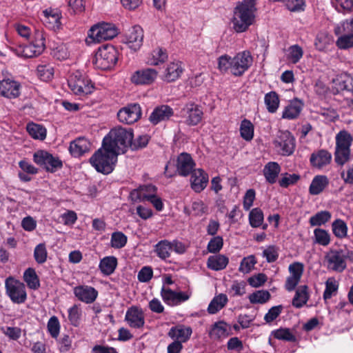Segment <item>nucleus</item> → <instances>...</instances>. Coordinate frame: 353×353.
<instances>
[{
    "label": "nucleus",
    "mask_w": 353,
    "mask_h": 353,
    "mask_svg": "<svg viewBox=\"0 0 353 353\" xmlns=\"http://www.w3.org/2000/svg\"><path fill=\"white\" fill-rule=\"evenodd\" d=\"M252 57L249 51L237 53L234 57L223 54L218 59V68L221 72H230L236 77L241 76L252 65Z\"/></svg>",
    "instance_id": "1"
},
{
    "label": "nucleus",
    "mask_w": 353,
    "mask_h": 353,
    "mask_svg": "<svg viewBox=\"0 0 353 353\" xmlns=\"http://www.w3.org/2000/svg\"><path fill=\"white\" fill-rule=\"evenodd\" d=\"M255 0H243L234 10L232 24L236 32H243L254 22Z\"/></svg>",
    "instance_id": "2"
},
{
    "label": "nucleus",
    "mask_w": 353,
    "mask_h": 353,
    "mask_svg": "<svg viewBox=\"0 0 353 353\" xmlns=\"http://www.w3.org/2000/svg\"><path fill=\"white\" fill-rule=\"evenodd\" d=\"M118 154L103 143L102 146L90 157V163L95 170L105 174L114 168Z\"/></svg>",
    "instance_id": "3"
},
{
    "label": "nucleus",
    "mask_w": 353,
    "mask_h": 353,
    "mask_svg": "<svg viewBox=\"0 0 353 353\" xmlns=\"http://www.w3.org/2000/svg\"><path fill=\"white\" fill-rule=\"evenodd\" d=\"M133 139L132 131L123 128H116L103 138V143L109 148L112 149L117 154L125 152L130 147Z\"/></svg>",
    "instance_id": "4"
},
{
    "label": "nucleus",
    "mask_w": 353,
    "mask_h": 353,
    "mask_svg": "<svg viewBox=\"0 0 353 353\" xmlns=\"http://www.w3.org/2000/svg\"><path fill=\"white\" fill-rule=\"evenodd\" d=\"M45 34L41 30L34 32L32 41L28 45L13 48L12 51L19 57L32 58L40 55L46 48Z\"/></svg>",
    "instance_id": "5"
},
{
    "label": "nucleus",
    "mask_w": 353,
    "mask_h": 353,
    "mask_svg": "<svg viewBox=\"0 0 353 353\" xmlns=\"http://www.w3.org/2000/svg\"><path fill=\"white\" fill-rule=\"evenodd\" d=\"M118 34V29L114 24L101 22L92 26L88 30L85 42L88 45L110 40Z\"/></svg>",
    "instance_id": "6"
},
{
    "label": "nucleus",
    "mask_w": 353,
    "mask_h": 353,
    "mask_svg": "<svg viewBox=\"0 0 353 353\" xmlns=\"http://www.w3.org/2000/svg\"><path fill=\"white\" fill-rule=\"evenodd\" d=\"M118 60V51L111 45H105L98 49L93 64L101 70H109L113 68Z\"/></svg>",
    "instance_id": "7"
},
{
    "label": "nucleus",
    "mask_w": 353,
    "mask_h": 353,
    "mask_svg": "<svg viewBox=\"0 0 353 353\" xmlns=\"http://www.w3.org/2000/svg\"><path fill=\"white\" fill-rule=\"evenodd\" d=\"M68 85L71 92L79 96L90 94L94 89L90 79L79 71H76L70 75Z\"/></svg>",
    "instance_id": "8"
},
{
    "label": "nucleus",
    "mask_w": 353,
    "mask_h": 353,
    "mask_svg": "<svg viewBox=\"0 0 353 353\" xmlns=\"http://www.w3.org/2000/svg\"><path fill=\"white\" fill-rule=\"evenodd\" d=\"M353 138L347 131H340L336 136L335 161L343 165L348 161L350 155V146Z\"/></svg>",
    "instance_id": "9"
},
{
    "label": "nucleus",
    "mask_w": 353,
    "mask_h": 353,
    "mask_svg": "<svg viewBox=\"0 0 353 353\" xmlns=\"http://www.w3.org/2000/svg\"><path fill=\"white\" fill-rule=\"evenodd\" d=\"M6 292L12 302L21 304L27 299V292L25 285L20 281L10 276L5 281Z\"/></svg>",
    "instance_id": "10"
},
{
    "label": "nucleus",
    "mask_w": 353,
    "mask_h": 353,
    "mask_svg": "<svg viewBox=\"0 0 353 353\" xmlns=\"http://www.w3.org/2000/svg\"><path fill=\"white\" fill-rule=\"evenodd\" d=\"M274 145L279 154L290 156L295 149V139L289 131H280L274 141Z\"/></svg>",
    "instance_id": "11"
},
{
    "label": "nucleus",
    "mask_w": 353,
    "mask_h": 353,
    "mask_svg": "<svg viewBox=\"0 0 353 353\" xmlns=\"http://www.w3.org/2000/svg\"><path fill=\"white\" fill-rule=\"evenodd\" d=\"M33 160L35 163L51 172L62 167V162L58 157L52 156L45 150H38L34 152Z\"/></svg>",
    "instance_id": "12"
},
{
    "label": "nucleus",
    "mask_w": 353,
    "mask_h": 353,
    "mask_svg": "<svg viewBox=\"0 0 353 353\" xmlns=\"http://www.w3.org/2000/svg\"><path fill=\"white\" fill-rule=\"evenodd\" d=\"M192 295L190 290L186 292H176L163 285L161 290V296L165 304L176 306L188 301Z\"/></svg>",
    "instance_id": "13"
},
{
    "label": "nucleus",
    "mask_w": 353,
    "mask_h": 353,
    "mask_svg": "<svg viewBox=\"0 0 353 353\" xmlns=\"http://www.w3.org/2000/svg\"><path fill=\"white\" fill-rule=\"evenodd\" d=\"M181 115L188 125H196L202 120L203 112L201 107L194 103H189L181 110Z\"/></svg>",
    "instance_id": "14"
},
{
    "label": "nucleus",
    "mask_w": 353,
    "mask_h": 353,
    "mask_svg": "<svg viewBox=\"0 0 353 353\" xmlns=\"http://www.w3.org/2000/svg\"><path fill=\"white\" fill-rule=\"evenodd\" d=\"M183 71L184 65L181 61H170L165 65L161 74V79L167 83L174 82L181 77Z\"/></svg>",
    "instance_id": "15"
},
{
    "label": "nucleus",
    "mask_w": 353,
    "mask_h": 353,
    "mask_svg": "<svg viewBox=\"0 0 353 353\" xmlns=\"http://www.w3.org/2000/svg\"><path fill=\"white\" fill-rule=\"evenodd\" d=\"M289 276L286 278L285 288L293 291L299 283L304 272V265L301 262H293L288 267Z\"/></svg>",
    "instance_id": "16"
},
{
    "label": "nucleus",
    "mask_w": 353,
    "mask_h": 353,
    "mask_svg": "<svg viewBox=\"0 0 353 353\" xmlns=\"http://www.w3.org/2000/svg\"><path fill=\"white\" fill-rule=\"evenodd\" d=\"M158 77V71L152 68H145L135 71L130 77V81L136 85H150Z\"/></svg>",
    "instance_id": "17"
},
{
    "label": "nucleus",
    "mask_w": 353,
    "mask_h": 353,
    "mask_svg": "<svg viewBox=\"0 0 353 353\" xmlns=\"http://www.w3.org/2000/svg\"><path fill=\"white\" fill-rule=\"evenodd\" d=\"M143 31L140 26H134L124 35L123 42L134 51L138 50L143 43Z\"/></svg>",
    "instance_id": "18"
},
{
    "label": "nucleus",
    "mask_w": 353,
    "mask_h": 353,
    "mask_svg": "<svg viewBox=\"0 0 353 353\" xmlns=\"http://www.w3.org/2000/svg\"><path fill=\"white\" fill-rule=\"evenodd\" d=\"M75 297L80 301L86 304L94 303L98 297V291L93 287L88 285H79L73 288Z\"/></svg>",
    "instance_id": "19"
},
{
    "label": "nucleus",
    "mask_w": 353,
    "mask_h": 353,
    "mask_svg": "<svg viewBox=\"0 0 353 353\" xmlns=\"http://www.w3.org/2000/svg\"><path fill=\"white\" fill-rule=\"evenodd\" d=\"M141 111L139 105L131 104L121 108L117 113L120 122L132 124L136 122L141 117Z\"/></svg>",
    "instance_id": "20"
},
{
    "label": "nucleus",
    "mask_w": 353,
    "mask_h": 353,
    "mask_svg": "<svg viewBox=\"0 0 353 353\" xmlns=\"http://www.w3.org/2000/svg\"><path fill=\"white\" fill-rule=\"evenodd\" d=\"M327 268L333 271L341 272L346 268L345 256L342 251L330 250L325 256Z\"/></svg>",
    "instance_id": "21"
},
{
    "label": "nucleus",
    "mask_w": 353,
    "mask_h": 353,
    "mask_svg": "<svg viewBox=\"0 0 353 353\" xmlns=\"http://www.w3.org/2000/svg\"><path fill=\"white\" fill-rule=\"evenodd\" d=\"M190 187L197 193L202 192L208 185L209 181V176L201 168L194 169L190 172Z\"/></svg>",
    "instance_id": "22"
},
{
    "label": "nucleus",
    "mask_w": 353,
    "mask_h": 353,
    "mask_svg": "<svg viewBox=\"0 0 353 353\" xmlns=\"http://www.w3.org/2000/svg\"><path fill=\"white\" fill-rule=\"evenodd\" d=\"M125 321L132 328H142L145 324V316L143 310L136 306L129 307L125 313Z\"/></svg>",
    "instance_id": "23"
},
{
    "label": "nucleus",
    "mask_w": 353,
    "mask_h": 353,
    "mask_svg": "<svg viewBox=\"0 0 353 353\" xmlns=\"http://www.w3.org/2000/svg\"><path fill=\"white\" fill-rule=\"evenodd\" d=\"M21 85L17 81L7 78L0 81V95L8 99H15L20 94Z\"/></svg>",
    "instance_id": "24"
},
{
    "label": "nucleus",
    "mask_w": 353,
    "mask_h": 353,
    "mask_svg": "<svg viewBox=\"0 0 353 353\" xmlns=\"http://www.w3.org/2000/svg\"><path fill=\"white\" fill-rule=\"evenodd\" d=\"M195 163L192 157L185 152L180 154L176 160V170L181 176H186L193 171Z\"/></svg>",
    "instance_id": "25"
},
{
    "label": "nucleus",
    "mask_w": 353,
    "mask_h": 353,
    "mask_svg": "<svg viewBox=\"0 0 353 353\" xmlns=\"http://www.w3.org/2000/svg\"><path fill=\"white\" fill-rule=\"evenodd\" d=\"M157 194V188L152 185H144L137 190H133L130 194L131 200L134 202L148 201Z\"/></svg>",
    "instance_id": "26"
},
{
    "label": "nucleus",
    "mask_w": 353,
    "mask_h": 353,
    "mask_svg": "<svg viewBox=\"0 0 353 353\" xmlns=\"http://www.w3.org/2000/svg\"><path fill=\"white\" fill-rule=\"evenodd\" d=\"M173 114L172 108L168 105H163L154 109L150 115L149 120L152 124L157 125L160 122L168 120Z\"/></svg>",
    "instance_id": "27"
},
{
    "label": "nucleus",
    "mask_w": 353,
    "mask_h": 353,
    "mask_svg": "<svg viewBox=\"0 0 353 353\" xmlns=\"http://www.w3.org/2000/svg\"><path fill=\"white\" fill-rule=\"evenodd\" d=\"M43 22L50 29L56 30L61 27V13L58 10L48 8L43 11Z\"/></svg>",
    "instance_id": "28"
},
{
    "label": "nucleus",
    "mask_w": 353,
    "mask_h": 353,
    "mask_svg": "<svg viewBox=\"0 0 353 353\" xmlns=\"http://www.w3.org/2000/svg\"><path fill=\"white\" fill-rule=\"evenodd\" d=\"M230 331L231 327L229 324L223 321H219L212 325L209 336L213 340H220L228 337Z\"/></svg>",
    "instance_id": "29"
},
{
    "label": "nucleus",
    "mask_w": 353,
    "mask_h": 353,
    "mask_svg": "<svg viewBox=\"0 0 353 353\" xmlns=\"http://www.w3.org/2000/svg\"><path fill=\"white\" fill-rule=\"evenodd\" d=\"M90 147L91 144L87 139L79 137L70 143L69 150L73 157H79L89 152Z\"/></svg>",
    "instance_id": "30"
},
{
    "label": "nucleus",
    "mask_w": 353,
    "mask_h": 353,
    "mask_svg": "<svg viewBox=\"0 0 353 353\" xmlns=\"http://www.w3.org/2000/svg\"><path fill=\"white\" fill-rule=\"evenodd\" d=\"M192 332V331L190 327L179 325L172 327L168 332V336L172 339L182 343L186 342L190 339Z\"/></svg>",
    "instance_id": "31"
},
{
    "label": "nucleus",
    "mask_w": 353,
    "mask_h": 353,
    "mask_svg": "<svg viewBox=\"0 0 353 353\" xmlns=\"http://www.w3.org/2000/svg\"><path fill=\"white\" fill-rule=\"evenodd\" d=\"M332 159V155L326 150H321L312 153L310 157V163L313 167L321 169L328 165Z\"/></svg>",
    "instance_id": "32"
},
{
    "label": "nucleus",
    "mask_w": 353,
    "mask_h": 353,
    "mask_svg": "<svg viewBox=\"0 0 353 353\" xmlns=\"http://www.w3.org/2000/svg\"><path fill=\"white\" fill-rule=\"evenodd\" d=\"M303 104L298 99L292 101L284 109L282 117L286 119H294L299 117Z\"/></svg>",
    "instance_id": "33"
},
{
    "label": "nucleus",
    "mask_w": 353,
    "mask_h": 353,
    "mask_svg": "<svg viewBox=\"0 0 353 353\" xmlns=\"http://www.w3.org/2000/svg\"><path fill=\"white\" fill-rule=\"evenodd\" d=\"M226 294L221 293L216 295L210 302L207 311L210 314H215L222 310L228 303Z\"/></svg>",
    "instance_id": "34"
},
{
    "label": "nucleus",
    "mask_w": 353,
    "mask_h": 353,
    "mask_svg": "<svg viewBox=\"0 0 353 353\" xmlns=\"http://www.w3.org/2000/svg\"><path fill=\"white\" fill-rule=\"evenodd\" d=\"M168 59V54L162 48L152 50L147 56L145 63L149 65H158L164 63Z\"/></svg>",
    "instance_id": "35"
},
{
    "label": "nucleus",
    "mask_w": 353,
    "mask_h": 353,
    "mask_svg": "<svg viewBox=\"0 0 353 353\" xmlns=\"http://www.w3.org/2000/svg\"><path fill=\"white\" fill-rule=\"evenodd\" d=\"M329 180L325 175H317L314 177L309 188V192L312 195H317L321 193L328 185Z\"/></svg>",
    "instance_id": "36"
},
{
    "label": "nucleus",
    "mask_w": 353,
    "mask_h": 353,
    "mask_svg": "<svg viewBox=\"0 0 353 353\" xmlns=\"http://www.w3.org/2000/svg\"><path fill=\"white\" fill-rule=\"evenodd\" d=\"M281 171V167L276 162H269L263 168V174L266 181L273 184L276 182L279 174Z\"/></svg>",
    "instance_id": "37"
},
{
    "label": "nucleus",
    "mask_w": 353,
    "mask_h": 353,
    "mask_svg": "<svg viewBox=\"0 0 353 353\" xmlns=\"http://www.w3.org/2000/svg\"><path fill=\"white\" fill-rule=\"evenodd\" d=\"M229 259L222 254L210 256L207 262L208 267L215 271L223 270L228 264Z\"/></svg>",
    "instance_id": "38"
},
{
    "label": "nucleus",
    "mask_w": 353,
    "mask_h": 353,
    "mask_svg": "<svg viewBox=\"0 0 353 353\" xmlns=\"http://www.w3.org/2000/svg\"><path fill=\"white\" fill-rule=\"evenodd\" d=\"M309 299L308 288L307 285L299 286L295 292L292 299V305L295 307L300 308L303 307Z\"/></svg>",
    "instance_id": "39"
},
{
    "label": "nucleus",
    "mask_w": 353,
    "mask_h": 353,
    "mask_svg": "<svg viewBox=\"0 0 353 353\" xmlns=\"http://www.w3.org/2000/svg\"><path fill=\"white\" fill-rule=\"evenodd\" d=\"M333 43V38L326 31L319 32L315 39L314 46L319 51L326 50Z\"/></svg>",
    "instance_id": "40"
},
{
    "label": "nucleus",
    "mask_w": 353,
    "mask_h": 353,
    "mask_svg": "<svg viewBox=\"0 0 353 353\" xmlns=\"http://www.w3.org/2000/svg\"><path fill=\"white\" fill-rule=\"evenodd\" d=\"M285 57L288 62L295 64L298 63L303 56V48L297 45H292L285 50Z\"/></svg>",
    "instance_id": "41"
},
{
    "label": "nucleus",
    "mask_w": 353,
    "mask_h": 353,
    "mask_svg": "<svg viewBox=\"0 0 353 353\" xmlns=\"http://www.w3.org/2000/svg\"><path fill=\"white\" fill-rule=\"evenodd\" d=\"M154 251L161 259H167L170 256L172 252L170 241L168 240L160 241L155 245Z\"/></svg>",
    "instance_id": "42"
},
{
    "label": "nucleus",
    "mask_w": 353,
    "mask_h": 353,
    "mask_svg": "<svg viewBox=\"0 0 353 353\" xmlns=\"http://www.w3.org/2000/svg\"><path fill=\"white\" fill-rule=\"evenodd\" d=\"M117 265V259L115 256H110L102 259L99 263V269L105 275L112 274Z\"/></svg>",
    "instance_id": "43"
},
{
    "label": "nucleus",
    "mask_w": 353,
    "mask_h": 353,
    "mask_svg": "<svg viewBox=\"0 0 353 353\" xmlns=\"http://www.w3.org/2000/svg\"><path fill=\"white\" fill-rule=\"evenodd\" d=\"M23 280L30 289L37 290L40 286L39 277L33 268H29L24 272Z\"/></svg>",
    "instance_id": "44"
},
{
    "label": "nucleus",
    "mask_w": 353,
    "mask_h": 353,
    "mask_svg": "<svg viewBox=\"0 0 353 353\" xmlns=\"http://www.w3.org/2000/svg\"><path fill=\"white\" fill-rule=\"evenodd\" d=\"M332 230L334 236L338 239H343L347 236V225L341 219H337L332 222Z\"/></svg>",
    "instance_id": "45"
},
{
    "label": "nucleus",
    "mask_w": 353,
    "mask_h": 353,
    "mask_svg": "<svg viewBox=\"0 0 353 353\" xmlns=\"http://www.w3.org/2000/svg\"><path fill=\"white\" fill-rule=\"evenodd\" d=\"M332 217L331 213L327 210L320 211L310 218L311 226H321L328 222Z\"/></svg>",
    "instance_id": "46"
},
{
    "label": "nucleus",
    "mask_w": 353,
    "mask_h": 353,
    "mask_svg": "<svg viewBox=\"0 0 353 353\" xmlns=\"http://www.w3.org/2000/svg\"><path fill=\"white\" fill-rule=\"evenodd\" d=\"M26 128L29 134L34 139L43 140L46 137V130L41 125L32 123L28 124Z\"/></svg>",
    "instance_id": "47"
},
{
    "label": "nucleus",
    "mask_w": 353,
    "mask_h": 353,
    "mask_svg": "<svg viewBox=\"0 0 353 353\" xmlns=\"http://www.w3.org/2000/svg\"><path fill=\"white\" fill-rule=\"evenodd\" d=\"M241 137L245 141H250L254 137V125L250 121L243 119L240 125Z\"/></svg>",
    "instance_id": "48"
},
{
    "label": "nucleus",
    "mask_w": 353,
    "mask_h": 353,
    "mask_svg": "<svg viewBox=\"0 0 353 353\" xmlns=\"http://www.w3.org/2000/svg\"><path fill=\"white\" fill-rule=\"evenodd\" d=\"M264 101L268 112L274 113L277 110L279 105V99L276 92H270L266 94Z\"/></svg>",
    "instance_id": "49"
},
{
    "label": "nucleus",
    "mask_w": 353,
    "mask_h": 353,
    "mask_svg": "<svg viewBox=\"0 0 353 353\" xmlns=\"http://www.w3.org/2000/svg\"><path fill=\"white\" fill-rule=\"evenodd\" d=\"M314 242L323 246H327L330 243V234L329 232L321 228H316L314 230Z\"/></svg>",
    "instance_id": "50"
},
{
    "label": "nucleus",
    "mask_w": 353,
    "mask_h": 353,
    "mask_svg": "<svg viewBox=\"0 0 353 353\" xmlns=\"http://www.w3.org/2000/svg\"><path fill=\"white\" fill-rule=\"evenodd\" d=\"M351 79V77L347 73L343 72L336 76L332 79V83L337 92L344 90L347 88L348 83Z\"/></svg>",
    "instance_id": "51"
},
{
    "label": "nucleus",
    "mask_w": 353,
    "mask_h": 353,
    "mask_svg": "<svg viewBox=\"0 0 353 353\" xmlns=\"http://www.w3.org/2000/svg\"><path fill=\"white\" fill-rule=\"evenodd\" d=\"M339 37L336 40V46L340 49H347L353 47V33L350 32H343L342 34H338Z\"/></svg>",
    "instance_id": "52"
},
{
    "label": "nucleus",
    "mask_w": 353,
    "mask_h": 353,
    "mask_svg": "<svg viewBox=\"0 0 353 353\" xmlns=\"http://www.w3.org/2000/svg\"><path fill=\"white\" fill-rule=\"evenodd\" d=\"M128 241V237L121 232H114L111 235L110 245L115 249L123 248Z\"/></svg>",
    "instance_id": "53"
},
{
    "label": "nucleus",
    "mask_w": 353,
    "mask_h": 353,
    "mask_svg": "<svg viewBox=\"0 0 353 353\" xmlns=\"http://www.w3.org/2000/svg\"><path fill=\"white\" fill-rule=\"evenodd\" d=\"M339 288V283L334 277L329 278L325 282V289L323 292V299H330L335 294Z\"/></svg>",
    "instance_id": "54"
},
{
    "label": "nucleus",
    "mask_w": 353,
    "mask_h": 353,
    "mask_svg": "<svg viewBox=\"0 0 353 353\" xmlns=\"http://www.w3.org/2000/svg\"><path fill=\"white\" fill-rule=\"evenodd\" d=\"M249 301L251 303H265L270 298V294L266 290H258L249 295Z\"/></svg>",
    "instance_id": "55"
},
{
    "label": "nucleus",
    "mask_w": 353,
    "mask_h": 353,
    "mask_svg": "<svg viewBox=\"0 0 353 353\" xmlns=\"http://www.w3.org/2000/svg\"><path fill=\"white\" fill-rule=\"evenodd\" d=\"M249 221L252 227H259L263 221V213L261 210L258 208L252 209L249 214Z\"/></svg>",
    "instance_id": "56"
},
{
    "label": "nucleus",
    "mask_w": 353,
    "mask_h": 353,
    "mask_svg": "<svg viewBox=\"0 0 353 353\" xmlns=\"http://www.w3.org/2000/svg\"><path fill=\"white\" fill-rule=\"evenodd\" d=\"M37 76L43 81L50 80L54 74V69L50 65H40L37 67Z\"/></svg>",
    "instance_id": "57"
},
{
    "label": "nucleus",
    "mask_w": 353,
    "mask_h": 353,
    "mask_svg": "<svg viewBox=\"0 0 353 353\" xmlns=\"http://www.w3.org/2000/svg\"><path fill=\"white\" fill-rule=\"evenodd\" d=\"M272 335L279 340L295 341L296 337L288 328H280L272 332Z\"/></svg>",
    "instance_id": "58"
},
{
    "label": "nucleus",
    "mask_w": 353,
    "mask_h": 353,
    "mask_svg": "<svg viewBox=\"0 0 353 353\" xmlns=\"http://www.w3.org/2000/svg\"><path fill=\"white\" fill-rule=\"evenodd\" d=\"M60 323L58 318L52 316L48 320L47 324L48 331L52 338L57 339L60 332Z\"/></svg>",
    "instance_id": "59"
},
{
    "label": "nucleus",
    "mask_w": 353,
    "mask_h": 353,
    "mask_svg": "<svg viewBox=\"0 0 353 353\" xmlns=\"http://www.w3.org/2000/svg\"><path fill=\"white\" fill-rule=\"evenodd\" d=\"M256 263V261L254 256L250 255L243 259L239 270L244 274L249 273L254 268Z\"/></svg>",
    "instance_id": "60"
},
{
    "label": "nucleus",
    "mask_w": 353,
    "mask_h": 353,
    "mask_svg": "<svg viewBox=\"0 0 353 353\" xmlns=\"http://www.w3.org/2000/svg\"><path fill=\"white\" fill-rule=\"evenodd\" d=\"M48 252L46 245L44 243H39L37 245L34 250V257L35 261L40 264L46 261Z\"/></svg>",
    "instance_id": "61"
},
{
    "label": "nucleus",
    "mask_w": 353,
    "mask_h": 353,
    "mask_svg": "<svg viewBox=\"0 0 353 353\" xmlns=\"http://www.w3.org/2000/svg\"><path fill=\"white\" fill-rule=\"evenodd\" d=\"M207 74L198 72L189 77L188 83L192 88H199L207 78Z\"/></svg>",
    "instance_id": "62"
},
{
    "label": "nucleus",
    "mask_w": 353,
    "mask_h": 353,
    "mask_svg": "<svg viewBox=\"0 0 353 353\" xmlns=\"http://www.w3.org/2000/svg\"><path fill=\"white\" fill-rule=\"evenodd\" d=\"M81 316V310L77 305H74L68 310V319L72 325H79Z\"/></svg>",
    "instance_id": "63"
},
{
    "label": "nucleus",
    "mask_w": 353,
    "mask_h": 353,
    "mask_svg": "<svg viewBox=\"0 0 353 353\" xmlns=\"http://www.w3.org/2000/svg\"><path fill=\"white\" fill-rule=\"evenodd\" d=\"M344 32H353V17L350 20H345L341 22L334 28V32L336 34H342Z\"/></svg>",
    "instance_id": "64"
}]
</instances>
